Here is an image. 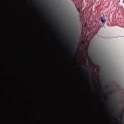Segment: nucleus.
I'll list each match as a JSON object with an SVG mask.
<instances>
[{
	"label": "nucleus",
	"instance_id": "1",
	"mask_svg": "<svg viewBox=\"0 0 124 124\" xmlns=\"http://www.w3.org/2000/svg\"><path fill=\"white\" fill-rule=\"evenodd\" d=\"M75 49H76V43L74 42L71 47V53L72 54V55H73V53H74Z\"/></svg>",
	"mask_w": 124,
	"mask_h": 124
},
{
	"label": "nucleus",
	"instance_id": "2",
	"mask_svg": "<svg viewBox=\"0 0 124 124\" xmlns=\"http://www.w3.org/2000/svg\"><path fill=\"white\" fill-rule=\"evenodd\" d=\"M115 110H116L114 111V113L115 114H118V112L120 110V109L119 108V105L118 104L116 105Z\"/></svg>",
	"mask_w": 124,
	"mask_h": 124
},
{
	"label": "nucleus",
	"instance_id": "3",
	"mask_svg": "<svg viewBox=\"0 0 124 124\" xmlns=\"http://www.w3.org/2000/svg\"><path fill=\"white\" fill-rule=\"evenodd\" d=\"M89 61L91 62V63H92V64H93V65H95V63H94V62H93V60H92V59H91V58H89Z\"/></svg>",
	"mask_w": 124,
	"mask_h": 124
},
{
	"label": "nucleus",
	"instance_id": "4",
	"mask_svg": "<svg viewBox=\"0 0 124 124\" xmlns=\"http://www.w3.org/2000/svg\"><path fill=\"white\" fill-rule=\"evenodd\" d=\"M98 79H99L100 81H101L102 82L101 86H103V83H104V80L100 78V77H98Z\"/></svg>",
	"mask_w": 124,
	"mask_h": 124
},
{
	"label": "nucleus",
	"instance_id": "5",
	"mask_svg": "<svg viewBox=\"0 0 124 124\" xmlns=\"http://www.w3.org/2000/svg\"><path fill=\"white\" fill-rule=\"evenodd\" d=\"M75 6H76L78 12H79V13H81V11L80 10V8H78L77 5L75 4Z\"/></svg>",
	"mask_w": 124,
	"mask_h": 124
},
{
	"label": "nucleus",
	"instance_id": "6",
	"mask_svg": "<svg viewBox=\"0 0 124 124\" xmlns=\"http://www.w3.org/2000/svg\"><path fill=\"white\" fill-rule=\"evenodd\" d=\"M101 22H103V24L105 23V18L104 17H101Z\"/></svg>",
	"mask_w": 124,
	"mask_h": 124
},
{
	"label": "nucleus",
	"instance_id": "7",
	"mask_svg": "<svg viewBox=\"0 0 124 124\" xmlns=\"http://www.w3.org/2000/svg\"><path fill=\"white\" fill-rule=\"evenodd\" d=\"M86 71H87L88 72V73H89V75H91V70H88V69H87L86 68H85Z\"/></svg>",
	"mask_w": 124,
	"mask_h": 124
},
{
	"label": "nucleus",
	"instance_id": "8",
	"mask_svg": "<svg viewBox=\"0 0 124 124\" xmlns=\"http://www.w3.org/2000/svg\"><path fill=\"white\" fill-rule=\"evenodd\" d=\"M84 64L86 65V66H88V63H87V61H85Z\"/></svg>",
	"mask_w": 124,
	"mask_h": 124
},
{
	"label": "nucleus",
	"instance_id": "9",
	"mask_svg": "<svg viewBox=\"0 0 124 124\" xmlns=\"http://www.w3.org/2000/svg\"><path fill=\"white\" fill-rule=\"evenodd\" d=\"M121 120H122V121H124V117H121Z\"/></svg>",
	"mask_w": 124,
	"mask_h": 124
},
{
	"label": "nucleus",
	"instance_id": "10",
	"mask_svg": "<svg viewBox=\"0 0 124 124\" xmlns=\"http://www.w3.org/2000/svg\"><path fill=\"white\" fill-rule=\"evenodd\" d=\"M89 83L90 84V87H92V83H91V81H89Z\"/></svg>",
	"mask_w": 124,
	"mask_h": 124
},
{
	"label": "nucleus",
	"instance_id": "11",
	"mask_svg": "<svg viewBox=\"0 0 124 124\" xmlns=\"http://www.w3.org/2000/svg\"><path fill=\"white\" fill-rule=\"evenodd\" d=\"M109 97H110L109 99H112V96H110Z\"/></svg>",
	"mask_w": 124,
	"mask_h": 124
},
{
	"label": "nucleus",
	"instance_id": "12",
	"mask_svg": "<svg viewBox=\"0 0 124 124\" xmlns=\"http://www.w3.org/2000/svg\"><path fill=\"white\" fill-rule=\"evenodd\" d=\"M88 79H89V81H90V76H88Z\"/></svg>",
	"mask_w": 124,
	"mask_h": 124
},
{
	"label": "nucleus",
	"instance_id": "13",
	"mask_svg": "<svg viewBox=\"0 0 124 124\" xmlns=\"http://www.w3.org/2000/svg\"><path fill=\"white\" fill-rule=\"evenodd\" d=\"M124 113H122V114H121V115H122V116H124Z\"/></svg>",
	"mask_w": 124,
	"mask_h": 124
},
{
	"label": "nucleus",
	"instance_id": "14",
	"mask_svg": "<svg viewBox=\"0 0 124 124\" xmlns=\"http://www.w3.org/2000/svg\"><path fill=\"white\" fill-rule=\"evenodd\" d=\"M118 121H119V119H117Z\"/></svg>",
	"mask_w": 124,
	"mask_h": 124
}]
</instances>
